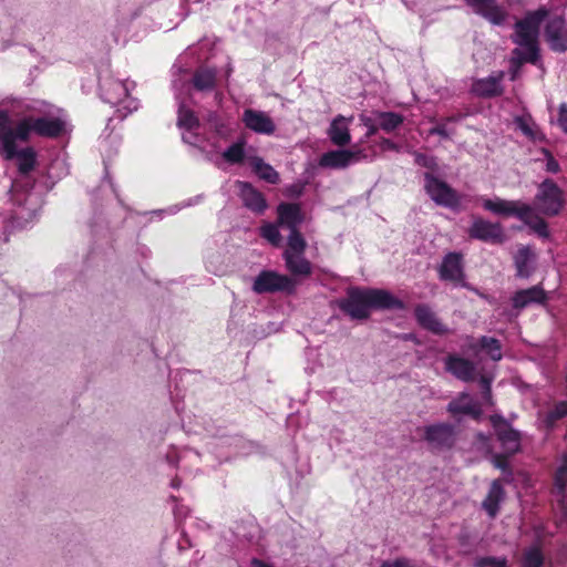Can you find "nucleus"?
Returning <instances> with one entry per match:
<instances>
[{"instance_id": "nucleus-1", "label": "nucleus", "mask_w": 567, "mask_h": 567, "mask_svg": "<svg viewBox=\"0 0 567 567\" xmlns=\"http://www.w3.org/2000/svg\"><path fill=\"white\" fill-rule=\"evenodd\" d=\"M54 107L44 102L25 104L24 111L31 114L21 120L25 126V142L30 134L34 133L42 137H58L65 127V122L54 113Z\"/></svg>"}, {"instance_id": "nucleus-2", "label": "nucleus", "mask_w": 567, "mask_h": 567, "mask_svg": "<svg viewBox=\"0 0 567 567\" xmlns=\"http://www.w3.org/2000/svg\"><path fill=\"white\" fill-rule=\"evenodd\" d=\"M482 206L495 215L517 217L539 237L547 238L549 236L546 221L536 214L535 208L529 204L495 197L494 199L483 198Z\"/></svg>"}, {"instance_id": "nucleus-3", "label": "nucleus", "mask_w": 567, "mask_h": 567, "mask_svg": "<svg viewBox=\"0 0 567 567\" xmlns=\"http://www.w3.org/2000/svg\"><path fill=\"white\" fill-rule=\"evenodd\" d=\"M307 241L302 235L287 237V248L282 252L285 267L291 278H307L312 274V265L305 257Z\"/></svg>"}, {"instance_id": "nucleus-4", "label": "nucleus", "mask_w": 567, "mask_h": 567, "mask_svg": "<svg viewBox=\"0 0 567 567\" xmlns=\"http://www.w3.org/2000/svg\"><path fill=\"white\" fill-rule=\"evenodd\" d=\"M128 91L130 87L127 83L120 80L109 78L101 83L103 100L116 107V112L122 118L138 107L137 101L128 95Z\"/></svg>"}, {"instance_id": "nucleus-5", "label": "nucleus", "mask_w": 567, "mask_h": 567, "mask_svg": "<svg viewBox=\"0 0 567 567\" xmlns=\"http://www.w3.org/2000/svg\"><path fill=\"white\" fill-rule=\"evenodd\" d=\"M548 14L549 10L546 7L527 12L524 19L515 23L513 42L517 45H538L539 25Z\"/></svg>"}, {"instance_id": "nucleus-6", "label": "nucleus", "mask_w": 567, "mask_h": 567, "mask_svg": "<svg viewBox=\"0 0 567 567\" xmlns=\"http://www.w3.org/2000/svg\"><path fill=\"white\" fill-rule=\"evenodd\" d=\"M296 287L297 281L290 276L279 274L275 270H262L254 279L251 289L258 295L277 292L292 293Z\"/></svg>"}, {"instance_id": "nucleus-7", "label": "nucleus", "mask_w": 567, "mask_h": 567, "mask_svg": "<svg viewBox=\"0 0 567 567\" xmlns=\"http://www.w3.org/2000/svg\"><path fill=\"white\" fill-rule=\"evenodd\" d=\"M424 189L430 198L439 206L450 209H458L461 205V196L447 183L437 178L431 172H425Z\"/></svg>"}, {"instance_id": "nucleus-8", "label": "nucleus", "mask_w": 567, "mask_h": 567, "mask_svg": "<svg viewBox=\"0 0 567 567\" xmlns=\"http://www.w3.org/2000/svg\"><path fill=\"white\" fill-rule=\"evenodd\" d=\"M536 209L547 216L557 215L564 205L563 192L551 179H545L535 196Z\"/></svg>"}, {"instance_id": "nucleus-9", "label": "nucleus", "mask_w": 567, "mask_h": 567, "mask_svg": "<svg viewBox=\"0 0 567 567\" xmlns=\"http://www.w3.org/2000/svg\"><path fill=\"white\" fill-rule=\"evenodd\" d=\"M339 308L351 319L363 320L370 316V306L365 289L349 288L347 296L338 301Z\"/></svg>"}, {"instance_id": "nucleus-10", "label": "nucleus", "mask_w": 567, "mask_h": 567, "mask_svg": "<svg viewBox=\"0 0 567 567\" xmlns=\"http://www.w3.org/2000/svg\"><path fill=\"white\" fill-rule=\"evenodd\" d=\"M0 142L3 157H10L13 153V143L25 142V126L21 120L13 127L9 114L0 111Z\"/></svg>"}, {"instance_id": "nucleus-11", "label": "nucleus", "mask_w": 567, "mask_h": 567, "mask_svg": "<svg viewBox=\"0 0 567 567\" xmlns=\"http://www.w3.org/2000/svg\"><path fill=\"white\" fill-rule=\"evenodd\" d=\"M423 437L431 450H447L455 443V427L449 423L426 425L423 429Z\"/></svg>"}, {"instance_id": "nucleus-12", "label": "nucleus", "mask_w": 567, "mask_h": 567, "mask_svg": "<svg viewBox=\"0 0 567 567\" xmlns=\"http://www.w3.org/2000/svg\"><path fill=\"white\" fill-rule=\"evenodd\" d=\"M468 235L471 238L491 244H503L505 240L503 226L482 217H473Z\"/></svg>"}, {"instance_id": "nucleus-13", "label": "nucleus", "mask_w": 567, "mask_h": 567, "mask_svg": "<svg viewBox=\"0 0 567 567\" xmlns=\"http://www.w3.org/2000/svg\"><path fill=\"white\" fill-rule=\"evenodd\" d=\"M491 422L495 434L501 442L504 454L507 456L516 453L520 446L519 432L514 430L501 415H492Z\"/></svg>"}, {"instance_id": "nucleus-14", "label": "nucleus", "mask_w": 567, "mask_h": 567, "mask_svg": "<svg viewBox=\"0 0 567 567\" xmlns=\"http://www.w3.org/2000/svg\"><path fill=\"white\" fill-rule=\"evenodd\" d=\"M472 11L494 25L505 23L508 12L496 0H464Z\"/></svg>"}, {"instance_id": "nucleus-15", "label": "nucleus", "mask_w": 567, "mask_h": 567, "mask_svg": "<svg viewBox=\"0 0 567 567\" xmlns=\"http://www.w3.org/2000/svg\"><path fill=\"white\" fill-rule=\"evenodd\" d=\"M545 39L554 52L567 51V22L561 16L553 17L545 27Z\"/></svg>"}, {"instance_id": "nucleus-16", "label": "nucleus", "mask_w": 567, "mask_h": 567, "mask_svg": "<svg viewBox=\"0 0 567 567\" xmlns=\"http://www.w3.org/2000/svg\"><path fill=\"white\" fill-rule=\"evenodd\" d=\"M361 151L350 150H334L329 151L319 159V166L323 168L343 169L353 163H357L361 157Z\"/></svg>"}, {"instance_id": "nucleus-17", "label": "nucleus", "mask_w": 567, "mask_h": 567, "mask_svg": "<svg viewBox=\"0 0 567 567\" xmlns=\"http://www.w3.org/2000/svg\"><path fill=\"white\" fill-rule=\"evenodd\" d=\"M440 278L445 281H452L462 287H467L464 282V271L462 256L457 252H449L439 268Z\"/></svg>"}, {"instance_id": "nucleus-18", "label": "nucleus", "mask_w": 567, "mask_h": 567, "mask_svg": "<svg viewBox=\"0 0 567 567\" xmlns=\"http://www.w3.org/2000/svg\"><path fill=\"white\" fill-rule=\"evenodd\" d=\"M278 224L289 230L288 237H293L295 234L301 235L298 226L303 221V214L298 204L282 203L277 208Z\"/></svg>"}, {"instance_id": "nucleus-19", "label": "nucleus", "mask_w": 567, "mask_h": 567, "mask_svg": "<svg viewBox=\"0 0 567 567\" xmlns=\"http://www.w3.org/2000/svg\"><path fill=\"white\" fill-rule=\"evenodd\" d=\"M241 121L248 130L258 134L271 135L276 131L274 121L262 111L247 109Z\"/></svg>"}, {"instance_id": "nucleus-20", "label": "nucleus", "mask_w": 567, "mask_h": 567, "mask_svg": "<svg viewBox=\"0 0 567 567\" xmlns=\"http://www.w3.org/2000/svg\"><path fill=\"white\" fill-rule=\"evenodd\" d=\"M453 416L470 415L478 419L482 414L481 405L466 392L460 393L446 408Z\"/></svg>"}, {"instance_id": "nucleus-21", "label": "nucleus", "mask_w": 567, "mask_h": 567, "mask_svg": "<svg viewBox=\"0 0 567 567\" xmlns=\"http://www.w3.org/2000/svg\"><path fill=\"white\" fill-rule=\"evenodd\" d=\"M352 120L353 116L346 117L343 115H337L331 121L328 128V136L334 145L343 147L351 142L349 124Z\"/></svg>"}, {"instance_id": "nucleus-22", "label": "nucleus", "mask_w": 567, "mask_h": 567, "mask_svg": "<svg viewBox=\"0 0 567 567\" xmlns=\"http://www.w3.org/2000/svg\"><path fill=\"white\" fill-rule=\"evenodd\" d=\"M445 370L464 382L474 380L475 365L467 359L457 355H449L445 359Z\"/></svg>"}, {"instance_id": "nucleus-23", "label": "nucleus", "mask_w": 567, "mask_h": 567, "mask_svg": "<svg viewBox=\"0 0 567 567\" xmlns=\"http://www.w3.org/2000/svg\"><path fill=\"white\" fill-rule=\"evenodd\" d=\"M237 186L245 207L258 214L264 213L267 208V203L262 194L247 182H238Z\"/></svg>"}, {"instance_id": "nucleus-24", "label": "nucleus", "mask_w": 567, "mask_h": 567, "mask_svg": "<svg viewBox=\"0 0 567 567\" xmlns=\"http://www.w3.org/2000/svg\"><path fill=\"white\" fill-rule=\"evenodd\" d=\"M370 309H404V303L383 289H365Z\"/></svg>"}, {"instance_id": "nucleus-25", "label": "nucleus", "mask_w": 567, "mask_h": 567, "mask_svg": "<svg viewBox=\"0 0 567 567\" xmlns=\"http://www.w3.org/2000/svg\"><path fill=\"white\" fill-rule=\"evenodd\" d=\"M415 318L417 322L426 330L442 336L449 332V328L443 324L436 315L426 305H419L415 308Z\"/></svg>"}, {"instance_id": "nucleus-26", "label": "nucleus", "mask_w": 567, "mask_h": 567, "mask_svg": "<svg viewBox=\"0 0 567 567\" xmlns=\"http://www.w3.org/2000/svg\"><path fill=\"white\" fill-rule=\"evenodd\" d=\"M504 76L503 72L496 75H489L484 79L476 80L472 85V91L482 97H491L502 93L501 81Z\"/></svg>"}, {"instance_id": "nucleus-27", "label": "nucleus", "mask_w": 567, "mask_h": 567, "mask_svg": "<svg viewBox=\"0 0 567 567\" xmlns=\"http://www.w3.org/2000/svg\"><path fill=\"white\" fill-rule=\"evenodd\" d=\"M505 498V491L498 480L492 482L488 493L482 503L483 509L491 518L496 517L499 511V504Z\"/></svg>"}, {"instance_id": "nucleus-28", "label": "nucleus", "mask_w": 567, "mask_h": 567, "mask_svg": "<svg viewBox=\"0 0 567 567\" xmlns=\"http://www.w3.org/2000/svg\"><path fill=\"white\" fill-rule=\"evenodd\" d=\"M12 153L13 154L10 157H4V158L7 161H11V159L16 158L20 174L27 175L34 168L35 161H37V154L32 147H25L22 150H18V142H16V143H13Z\"/></svg>"}, {"instance_id": "nucleus-29", "label": "nucleus", "mask_w": 567, "mask_h": 567, "mask_svg": "<svg viewBox=\"0 0 567 567\" xmlns=\"http://www.w3.org/2000/svg\"><path fill=\"white\" fill-rule=\"evenodd\" d=\"M545 299V291L540 287L534 286L532 288L517 291L512 300L513 307L520 310L530 303H542Z\"/></svg>"}, {"instance_id": "nucleus-30", "label": "nucleus", "mask_w": 567, "mask_h": 567, "mask_svg": "<svg viewBox=\"0 0 567 567\" xmlns=\"http://www.w3.org/2000/svg\"><path fill=\"white\" fill-rule=\"evenodd\" d=\"M567 457L558 467L555 474L554 494L558 502L559 509L567 514Z\"/></svg>"}, {"instance_id": "nucleus-31", "label": "nucleus", "mask_w": 567, "mask_h": 567, "mask_svg": "<svg viewBox=\"0 0 567 567\" xmlns=\"http://www.w3.org/2000/svg\"><path fill=\"white\" fill-rule=\"evenodd\" d=\"M535 259V254L529 247L519 248L514 258L517 276L528 278L534 270Z\"/></svg>"}, {"instance_id": "nucleus-32", "label": "nucleus", "mask_w": 567, "mask_h": 567, "mask_svg": "<svg viewBox=\"0 0 567 567\" xmlns=\"http://www.w3.org/2000/svg\"><path fill=\"white\" fill-rule=\"evenodd\" d=\"M204 120L218 137L227 140L231 135L233 128L228 117H224L216 112L208 111Z\"/></svg>"}, {"instance_id": "nucleus-33", "label": "nucleus", "mask_w": 567, "mask_h": 567, "mask_svg": "<svg viewBox=\"0 0 567 567\" xmlns=\"http://www.w3.org/2000/svg\"><path fill=\"white\" fill-rule=\"evenodd\" d=\"M247 159L259 178L270 184H277L279 182V174L277 171H275V168L266 163L261 157L249 156Z\"/></svg>"}, {"instance_id": "nucleus-34", "label": "nucleus", "mask_w": 567, "mask_h": 567, "mask_svg": "<svg viewBox=\"0 0 567 567\" xmlns=\"http://www.w3.org/2000/svg\"><path fill=\"white\" fill-rule=\"evenodd\" d=\"M193 84L198 91H209L215 87L216 72L213 69H198L193 76Z\"/></svg>"}, {"instance_id": "nucleus-35", "label": "nucleus", "mask_w": 567, "mask_h": 567, "mask_svg": "<svg viewBox=\"0 0 567 567\" xmlns=\"http://www.w3.org/2000/svg\"><path fill=\"white\" fill-rule=\"evenodd\" d=\"M246 141L245 140H238L237 142L233 143L230 146H228L221 154L223 158L228 164H240L244 162L245 158L248 156L246 155L245 151Z\"/></svg>"}, {"instance_id": "nucleus-36", "label": "nucleus", "mask_w": 567, "mask_h": 567, "mask_svg": "<svg viewBox=\"0 0 567 567\" xmlns=\"http://www.w3.org/2000/svg\"><path fill=\"white\" fill-rule=\"evenodd\" d=\"M379 127L388 133L394 131L403 123V116L394 112L375 113Z\"/></svg>"}, {"instance_id": "nucleus-37", "label": "nucleus", "mask_w": 567, "mask_h": 567, "mask_svg": "<svg viewBox=\"0 0 567 567\" xmlns=\"http://www.w3.org/2000/svg\"><path fill=\"white\" fill-rule=\"evenodd\" d=\"M177 125L185 131H194L199 127V120L192 110L181 105L178 109Z\"/></svg>"}, {"instance_id": "nucleus-38", "label": "nucleus", "mask_w": 567, "mask_h": 567, "mask_svg": "<svg viewBox=\"0 0 567 567\" xmlns=\"http://www.w3.org/2000/svg\"><path fill=\"white\" fill-rule=\"evenodd\" d=\"M512 54L523 63L528 62L536 64L539 60V47L538 45H518L512 51Z\"/></svg>"}, {"instance_id": "nucleus-39", "label": "nucleus", "mask_w": 567, "mask_h": 567, "mask_svg": "<svg viewBox=\"0 0 567 567\" xmlns=\"http://www.w3.org/2000/svg\"><path fill=\"white\" fill-rule=\"evenodd\" d=\"M480 346L487 352L492 360L499 361L502 359V346L497 339L492 337H482Z\"/></svg>"}, {"instance_id": "nucleus-40", "label": "nucleus", "mask_w": 567, "mask_h": 567, "mask_svg": "<svg viewBox=\"0 0 567 567\" xmlns=\"http://www.w3.org/2000/svg\"><path fill=\"white\" fill-rule=\"evenodd\" d=\"M567 415V402H558L548 413L546 414L544 422L547 427H553L555 423Z\"/></svg>"}, {"instance_id": "nucleus-41", "label": "nucleus", "mask_w": 567, "mask_h": 567, "mask_svg": "<svg viewBox=\"0 0 567 567\" xmlns=\"http://www.w3.org/2000/svg\"><path fill=\"white\" fill-rule=\"evenodd\" d=\"M507 558L505 556H483L474 560V567H507Z\"/></svg>"}, {"instance_id": "nucleus-42", "label": "nucleus", "mask_w": 567, "mask_h": 567, "mask_svg": "<svg viewBox=\"0 0 567 567\" xmlns=\"http://www.w3.org/2000/svg\"><path fill=\"white\" fill-rule=\"evenodd\" d=\"M455 121L454 117H447L442 123L436 124L430 128L429 134L439 135L444 140H450L455 133L454 128L449 127V123Z\"/></svg>"}, {"instance_id": "nucleus-43", "label": "nucleus", "mask_w": 567, "mask_h": 567, "mask_svg": "<svg viewBox=\"0 0 567 567\" xmlns=\"http://www.w3.org/2000/svg\"><path fill=\"white\" fill-rule=\"evenodd\" d=\"M261 236L274 246H279L282 240L278 226L274 224H268L261 227Z\"/></svg>"}, {"instance_id": "nucleus-44", "label": "nucleus", "mask_w": 567, "mask_h": 567, "mask_svg": "<svg viewBox=\"0 0 567 567\" xmlns=\"http://www.w3.org/2000/svg\"><path fill=\"white\" fill-rule=\"evenodd\" d=\"M543 555L538 548H529L523 557V567H540Z\"/></svg>"}, {"instance_id": "nucleus-45", "label": "nucleus", "mask_w": 567, "mask_h": 567, "mask_svg": "<svg viewBox=\"0 0 567 567\" xmlns=\"http://www.w3.org/2000/svg\"><path fill=\"white\" fill-rule=\"evenodd\" d=\"M360 122L363 126H365L368 128V132H367L368 137L374 135L377 133V131L380 128L375 115H374V117H371L365 114H361Z\"/></svg>"}, {"instance_id": "nucleus-46", "label": "nucleus", "mask_w": 567, "mask_h": 567, "mask_svg": "<svg viewBox=\"0 0 567 567\" xmlns=\"http://www.w3.org/2000/svg\"><path fill=\"white\" fill-rule=\"evenodd\" d=\"M415 162L419 165L430 168L432 171L437 169V162H436V158L433 156H427V155L417 153L415 155Z\"/></svg>"}, {"instance_id": "nucleus-47", "label": "nucleus", "mask_w": 567, "mask_h": 567, "mask_svg": "<svg viewBox=\"0 0 567 567\" xmlns=\"http://www.w3.org/2000/svg\"><path fill=\"white\" fill-rule=\"evenodd\" d=\"M524 63L520 62L518 60V58L514 56L512 54L511 56V60H509V72H511V79L512 80H515L517 76H518V73H519V70H520V66L523 65Z\"/></svg>"}, {"instance_id": "nucleus-48", "label": "nucleus", "mask_w": 567, "mask_h": 567, "mask_svg": "<svg viewBox=\"0 0 567 567\" xmlns=\"http://www.w3.org/2000/svg\"><path fill=\"white\" fill-rule=\"evenodd\" d=\"M558 123L563 131L567 133V105L565 103L559 106V117Z\"/></svg>"}, {"instance_id": "nucleus-49", "label": "nucleus", "mask_w": 567, "mask_h": 567, "mask_svg": "<svg viewBox=\"0 0 567 567\" xmlns=\"http://www.w3.org/2000/svg\"><path fill=\"white\" fill-rule=\"evenodd\" d=\"M480 384L483 389V396L486 401H491V380L486 377H481Z\"/></svg>"}, {"instance_id": "nucleus-50", "label": "nucleus", "mask_w": 567, "mask_h": 567, "mask_svg": "<svg viewBox=\"0 0 567 567\" xmlns=\"http://www.w3.org/2000/svg\"><path fill=\"white\" fill-rule=\"evenodd\" d=\"M546 169H547V172L554 173V174L558 173L560 169L558 162L551 155H549L547 158Z\"/></svg>"}, {"instance_id": "nucleus-51", "label": "nucleus", "mask_w": 567, "mask_h": 567, "mask_svg": "<svg viewBox=\"0 0 567 567\" xmlns=\"http://www.w3.org/2000/svg\"><path fill=\"white\" fill-rule=\"evenodd\" d=\"M182 138L185 143L190 145H195L198 141L197 134H195L193 131H186L183 133Z\"/></svg>"}, {"instance_id": "nucleus-52", "label": "nucleus", "mask_w": 567, "mask_h": 567, "mask_svg": "<svg viewBox=\"0 0 567 567\" xmlns=\"http://www.w3.org/2000/svg\"><path fill=\"white\" fill-rule=\"evenodd\" d=\"M518 127L520 128V131L527 135V136H532L533 135V132H532V128L529 127V125L526 123V121L522 117L517 118L516 121Z\"/></svg>"}, {"instance_id": "nucleus-53", "label": "nucleus", "mask_w": 567, "mask_h": 567, "mask_svg": "<svg viewBox=\"0 0 567 567\" xmlns=\"http://www.w3.org/2000/svg\"><path fill=\"white\" fill-rule=\"evenodd\" d=\"M381 148L383 151H395V152L399 151V146L395 143H393L391 140H388V138H383L381 141Z\"/></svg>"}, {"instance_id": "nucleus-54", "label": "nucleus", "mask_w": 567, "mask_h": 567, "mask_svg": "<svg viewBox=\"0 0 567 567\" xmlns=\"http://www.w3.org/2000/svg\"><path fill=\"white\" fill-rule=\"evenodd\" d=\"M381 567H410V566L406 560L398 559L393 563H384Z\"/></svg>"}, {"instance_id": "nucleus-55", "label": "nucleus", "mask_w": 567, "mask_h": 567, "mask_svg": "<svg viewBox=\"0 0 567 567\" xmlns=\"http://www.w3.org/2000/svg\"><path fill=\"white\" fill-rule=\"evenodd\" d=\"M303 186L296 184L289 187V195L299 197L302 194Z\"/></svg>"}, {"instance_id": "nucleus-56", "label": "nucleus", "mask_w": 567, "mask_h": 567, "mask_svg": "<svg viewBox=\"0 0 567 567\" xmlns=\"http://www.w3.org/2000/svg\"><path fill=\"white\" fill-rule=\"evenodd\" d=\"M251 566L252 567H274V566H271L267 563H264L262 560L256 559V558L251 560Z\"/></svg>"}, {"instance_id": "nucleus-57", "label": "nucleus", "mask_w": 567, "mask_h": 567, "mask_svg": "<svg viewBox=\"0 0 567 567\" xmlns=\"http://www.w3.org/2000/svg\"><path fill=\"white\" fill-rule=\"evenodd\" d=\"M10 44V41L0 39V51L7 49Z\"/></svg>"}, {"instance_id": "nucleus-58", "label": "nucleus", "mask_w": 567, "mask_h": 567, "mask_svg": "<svg viewBox=\"0 0 567 567\" xmlns=\"http://www.w3.org/2000/svg\"><path fill=\"white\" fill-rule=\"evenodd\" d=\"M495 466L499 468H504L505 464L503 461H499L498 457H495Z\"/></svg>"}, {"instance_id": "nucleus-59", "label": "nucleus", "mask_w": 567, "mask_h": 567, "mask_svg": "<svg viewBox=\"0 0 567 567\" xmlns=\"http://www.w3.org/2000/svg\"><path fill=\"white\" fill-rule=\"evenodd\" d=\"M172 486L174 488H178L181 486V481L178 478H175L172 481Z\"/></svg>"}, {"instance_id": "nucleus-60", "label": "nucleus", "mask_w": 567, "mask_h": 567, "mask_svg": "<svg viewBox=\"0 0 567 567\" xmlns=\"http://www.w3.org/2000/svg\"><path fill=\"white\" fill-rule=\"evenodd\" d=\"M178 209H179V207H177V206L169 208L171 213H176Z\"/></svg>"}, {"instance_id": "nucleus-61", "label": "nucleus", "mask_w": 567, "mask_h": 567, "mask_svg": "<svg viewBox=\"0 0 567 567\" xmlns=\"http://www.w3.org/2000/svg\"><path fill=\"white\" fill-rule=\"evenodd\" d=\"M560 512H561V515L567 519V514L563 511H560Z\"/></svg>"}]
</instances>
